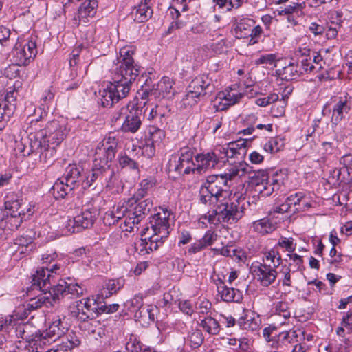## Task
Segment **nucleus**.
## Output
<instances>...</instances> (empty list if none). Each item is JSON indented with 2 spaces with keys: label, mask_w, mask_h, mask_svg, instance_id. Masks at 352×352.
Instances as JSON below:
<instances>
[{
  "label": "nucleus",
  "mask_w": 352,
  "mask_h": 352,
  "mask_svg": "<svg viewBox=\"0 0 352 352\" xmlns=\"http://www.w3.org/2000/svg\"><path fill=\"white\" fill-rule=\"evenodd\" d=\"M67 122L64 118L53 120L43 129L30 133V146L43 164L51 163L56 152V148L68 134Z\"/></svg>",
  "instance_id": "1"
},
{
  "label": "nucleus",
  "mask_w": 352,
  "mask_h": 352,
  "mask_svg": "<svg viewBox=\"0 0 352 352\" xmlns=\"http://www.w3.org/2000/svg\"><path fill=\"white\" fill-rule=\"evenodd\" d=\"M210 205L212 206L214 209L203 215L199 221L203 228L206 227L205 220L214 225L221 223L232 224L236 223L243 216L237 198L231 192H224L222 199Z\"/></svg>",
  "instance_id": "2"
},
{
  "label": "nucleus",
  "mask_w": 352,
  "mask_h": 352,
  "mask_svg": "<svg viewBox=\"0 0 352 352\" xmlns=\"http://www.w3.org/2000/svg\"><path fill=\"white\" fill-rule=\"evenodd\" d=\"M283 184V181L278 174L270 177L267 170H258L250 177L249 186L254 188L255 193L267 197L279 189Z\"/></svg>",
  "instance_id": "3"
},
{
  "label": "nucleus",
  "mask_w": 352,
  "mask_h": 352,
  "mask_svg": "<svg viewBox=\"0 0 352 352\" xmlns=\"http://www.w3.org/2000/svg\"><path fill=\"white\" fill-rule=\"evenodd\" d=\"M227 185L225 177L221 175H212L207 177L206 182L201 186L199 195L200 201L204 204H212L222 199L224 192H230L224 190Z\"/></svg>",
  "instance_id": "4"
},
{
  "label": "nucleus",
  "mask_w": 352,
  "mask_h": 352,
  "mask_svg": "<svg viewBox=\"0 0 352 352\" xmlns=\"http://www.w3.org/2000/svg\"><path fill=\"white\" fill-rule=\"evenodd\" d=\"M98 299L99 297L91 296L76 301L69 307L70 316L80 321L94 318L102 308Z\"/></svg>",
  "instance_id": "5"
},
{
  "label": "nucleus",
  "mask_w": 352,
  "mask_h": 352,
  "mask_svg": "<svg viewBox=\"0 0 352 352\" xmlns=\"http://www.w3.org/2000/svg\"><path fill=\"white\" fill-rule=\"evenodd\" d=\"M135 50L133 46L122 47L115 63L114 73L126 75L129 79H135L140 73V66L135 62L133 56Z\"/></svg>",
  "instance_id": "6"
},
{
  "label": "nucleus",
  "mask_w": 352,
  "mask_h": 352,
  "mask_svg": "<svg viewBox=\"0 0 352 352\" xmlns=\"http://www.w3.org/2000/svg\"><path fill=\"white\" fill-rule=\"evenodd\" d=\"M146 192L144 189H138L131 198L127 200L120 201L110 210L105 212L103 217L104 224L107 226L114 225L126 214L128 215L131 214V208L137 204L139 199L144 198Z\"/></svg>",
  "instance_id": "7"
},
{
  "label": "nucleus",
  "mask_w": 352,
  "mask_h": 352,
  "mask_svg": "<svg viewBox=\"0 0 352 352\" xmlns=\"http://www.w3.org/2000/svg\"><path fill=\"white\" fill-rule=\"evenodd\" d=\"M27 316L28 313L23 306L17 307L14 314L9 316V320L0 321V331H8L14 328L16 336L21 337V340L26 339L27 336L34 337L35 332L32 331L33 328L30 324L18 322Z\"/></svg>",
  "instance_id": "8"
},
{
  "label": "nucleus",
  "mask_w": 352,
  "mask_h": 352,
  "mask_svg": "<svg viewBox=\"0 0 352 352\" xmlns=\"http://www.w3.org/2000/svg\"><path fill=\"white\" fill-rule=\"evenodd\" d=\"M117 146L118 140L113 136L104 138L98 144L94 155L95 168L106 169L109 168V162L115 157Z\"/></svg>",
  "instance_id": "9"
},
{
  "label": "nucleus",
  "mask_w": 352,
  "mask_h": 352,
  "mask_svg": "<svg viewBox=\"0 0 352 352\" xmlns=\"http://www.w3.org/2000/svg\"><path fill=\"white\" fill-rule=\"evenodd\" d=\"M98 215V210L91 205L82 208L80 213L73 219H69L65 224V234H69L79 232L84 229L91 227Z\"/></svg>",
  "instance_id": "10"
},
{
  "label": "nucleus",
  "mask_w": 352,
  "mask_h": 352,
  "mask_svg": "<svg viewBox=\"0 0 352 352\" xmlns=\"http://www.w3.org/2000/svg\"><path fill=\"white\" fill-rule=\"evenodd\" d=\"M36 54V43L33 38L18 41L12 51V59L17 66H26L34 59Z\"/></svg>",
  "instance_id": "11"
},
{
  "label": "nucleus",
  "mask_w": 352,
  "mask_h": 352,
  "mask_svg": "<svg viewBox=\"0 0 352 352\" xmlns=\"http://www.w3.org/2000/svg\"><path fill=\"white\" fill-rule=\"evenodd\" d=\"M194 152L188 146L180 149L177 155H172L168 162L170 170H175L179 174H193L195 160H193Z\"/></svg>",
  "instance_id": "12"
},
{
  "label": "nucleus",
  "mask_w": 352,
  "mask_h": 352,
  "mask_svg": "<svg viewBox=\"0 0 352 352\" xmlns=\"http://www.w3.org/2000/svg\"><path fill=\"white\" fill-rule=\"evenodd\" d=\"M171 213L167 210H162L152 216L150 220V228H145L161 241L169 234L170 217Z\"/></svg>",
  "instance_id": "13"
},
{
  "label": "nucleus",
  "mask_w": 352,
  "mask_h": 352,
  "mask_svg": "<svg viewBox=\"0 0 352 352\" xmlns=\"http://www.w3.org/2000/svg\"><path fill=\"white\" fill-rule=\"evenodd\" d=\"M120 118L124 119L122 129L125 132L135 133L142 124V110L135 104H128L120 110Z\"/></svg>",
  "instance_id": "14"
},
{
  "label": "nucleus",
  "mask_w": 352,
  "mask_h": 352,
  "mask_svg": "<svg viewBox=\"0 0 352 352\" xmlns=\"http://www.w3.org/2000/svg\"><path fill=\"white\" fill-rule=\"evenodd\" d=\"M243 96L236 86L226 88L219 91L213 100V106L217 111H223L238 103Z\"/></svg>",
  "instance_id": "15"
},
{
  "label": "nucleus",
  "mask_w": 352,
  "mask_h": 352,
  "mask_svg": "<svg viewBox=\"0 0 352 352\" xmlns=\"http://www.w3.org/2000/svg\"><path fill=\"white\" fill-rule=\"evenodd\" d=\"M166 136L165 132L155 126H149L144 138V144L142 145V153L151 157L155 153V148L160 146Z\"/></svg>",
  "instance_id": "16"
},
{
  "label": "nucleus",
  "mask_w": 352,
  "mask_h": 352,
  "mask_svg": "<svg viewBox=\"0 0 352 352\" xmlns=\"http://www.w3.org/2000/svg\"><path fill=\"white\" fill-rule=\"evenodd\" d=\"M298 334L297 330L282 331L272 340L271 346L274 351L271 352H291L294 344L298 342Z\"/></svg>",
  "instance_id": "17"
},
{
  "label": "nucleus",
  "mask_w": 352,
  "mask_h": 352,
  "mask_svg": "<svg viewBox=\"0 0 352 352\" xmlns=\"http://www.w3.org/2000/svg\"><path fill=\"white\" fill-rule=\"evenodd\" d=\"M174 81L168 76H164L147 93V95L156 99H170L175 95Z\"/></svg>",
  "instance_id": "18"
},
{
  "label": "nucleus",
  "mask_w": 352,
  "mask_h": 352,
  "mask_svg": "<svg viewBox=\"0 0 352 352\" xmlns=\"http://www.w3.org/2000/svg\"><path fill=\"white\" fill-rule=\"evenodd\" d=\"M65 333V327L62 324L60 318L54 320L51 325L45 331L37 332L39 339L41 340V344L44 346L50 345L54 342Z\"/></svg>",
  "instance_id": "19"
},
{
  "label": "nucleus",
  "mask_w": 352,
  "mask_h": 352,
  "mask_svg": "<svg viewBox=\"0 0 352 352\" xmlns=\"http://www.w3.org/2000/svg\"><path fill=\"white\" fill-rule=\"evenodd\" d=\"M161 243H162V241L160 238L155 237L151 232L146 231V229H144L141 239L135 245V249L139 254L144 256L157 250L159 244Z\"/></svg>",
  "instance_id": "20"
},
{
  "label": "nucleus",
  "mask_w": 352,
  "mask_h": 352,
  "mask_svg": "<svg viewBox=\"0 0 352 352\" xmlns=\"http://www.w3.org/2000/svg\"><path fill=\"white\" fill-rule=\"evenodd\" d=\"M135 80V79H129L124 74L120 75L115 74L114 81L109 82L108 85H109L117 101L127 96L131 89V85Z\"/></svg>",
  "instance_id": "21"
},
{
  "label": "nucleus",
  "mask_w": 352,
  "mask_h": 352,
  "mask_svg": "<svg viewBox=\"0 0 352 352\" xmlns=\"http://www.w3.org/2000/svg\"><path fill=\"white\" fill-rule=\"evenodd\" d=\"M254 274L261 285L265 287L272 284L277 277L276 269L261 263L254 267Z\"/></svg>",
  "instance_id": "22"
},
{
  "label": "nucleus",
  "mask_w": 352,
  "mask_h": 352,
  "mask_svg": "<svg viewBox=\"0 0 352 352\" xmlns=\"http://www.w3.org/2000/svg\"><path fill=\"white\" fill-rule=\"evenodd\" d=\"M59 269L60 265L55 263L51 267H42L37 270L32 276L33 285L36 286L39 289L47 287V284H50V272L56 273V271Z\"/></svg>",
  "instance_id": "23"
},
{
  "label": "nucleus",
  "mask_w": 352,
  "mask_h": 352,
  "mask_svg": "<svg viewBox=\"0 0 352 352\" xmlns=\"http://www.w3.org/2000/svg\"><path fill=\"white\" fill-rule=\"evenodd\" d=\"M44 347L43 344H41V340L36 331L34 337L27 336L26 339L19 340L14 352H39Z\"/></svg>",
  "instance_id": "24"
},
{
  "label": "nucleus",
  "mask_w": 352,
  "mask_h": 352,
  "mask_svg": "<svg viewBox=\"0 0 352 352\" xmlns=\"http://www.w3.org/2000/svg\"><path fill=\"white\" fill-rule=\"evenodd\" d=\"M217 165L210 152L199 154L195 157V164L193 168V174L202 175L209 170L214 168Z\"/></svg>",
  "instance_id": "25"
},
{
  "label": "nucleus",
  "mask_w": 352,
  "mask_h": 352,
  "mask_svg": "<svg viewBox=\"0 0 352 352\" xmlns=\"http://www.w3.org/2000/svg\"><path fill=\"white\" fill-rule=\"evenodd\" d=\"M57 300L54 298V294L52 290L45 292H41L36 297L30 298L27 307L30 310L41 308L43 306L50 307Z\"/></svg>",
  "instance_id": "26"
},
{
  "label": "nucleus",
  "mask_w": 352,
  "mask_h": 352,
  "mask_svg": "<svg viewBox=\"0 0 352 352\" xmlns=\"http://www.w3.org/2000/svg\"><path fill=\"white\" fill-rule=\"evenodd\" d=\"M54 294V298L58 300L61 296L67 294L73 296H80L84 292V289L77 283L67 284L66 282H62L52 288Z\"/></svg>",
  "instance_id": "27"
},
{
  "label": "nucleus",
  "mask_w": 352,
  "mask_h": 352,
  "mask_svg": "<svg viewBox=\"0 0 352 352\" xmlns=\"http://www.w3.org/2000/svg\"><path fill=\"white\" fill-rule=\"evenodd\" d=\"M32 231H27L23 235L17 237L14 242V251L20 254H26L34 248Z\"/></svg>",
  "instance_id": "28"
},
{
  "label": "nucleus",
  "mask_w": 352,
  "mask_h": 352,
  "mask_svg": "<svg viewBox=\"0 0 352 352\" xmlns=\"http://www.w3.org/2000/svg\"><path fill=\"white\" fill-rule=\"evenodd\" d=\"M349 98L347 94L339 97L333 109L332 122L338 124L344 117V114L348 113L350 110L349 104Z\"/></svg>",
  "instance_id": "29"
},
{
  "label": "nucleus",
  "mask_w": 352,
  "mask_h": 352,
  "mask_svg": "<svg viewBox=\"0 0 352 352\" xmlns=\"http://www.w3.org/2000/svg\"><path fill=\"white\" fill-rule=\"evenodd\" d=\"M255 25V21L251 18L241 19L234 28V35L238 38H245L250 34L252 28Z\"/></svg>",
  "instance_id": "30"
},
{
  "label": "nucleus",
  "mask_w": 352,
  "mask_h": 352,
  "mask_svg": "<svg viewBox=\"0 0 352 352\" xmlns=\"http://www.w3.org/2000/svg\"><path fill=\"white\" fill-rule=\"evenodd\" d=\"M98 2L96 0H86L80 6L78 11V21L76 24L78 25L81 19L88 17H94L96 13Z\"/></svg>",
  "instance_id": "31"
},
{
  "label": "nucleus",
  "mask_w": 352,
  "mask_h": 352,
  "mask_svg": "<svg viewBox=\"0 0 352 352\" xmlns=\"http://www.w3.org/2000/svg\"><path fill=\"white\" fill-rule=\"evenodd\" d=\"M82 168L76 164H69L66 168L63 179L65 182H68L69 186H74L77 182L82 180Z\"/></svg>",
  "instance_id": "32"
},
{
  "label": "nucleus",
  "mask_w": 352,
  "mask_h": 352,
  "mask_svg": "<svg viewBox=\"0 0 352 352\" xmlns=\"http://www.w3.org/2000/svg\"><path fill=\"white\" fill-rule=\"evenodd\" d=\"M272 315L276 317H282L285 320L280 322V324H286V320L291 317V311L289 305L285 301H276L272 305Z\"/></svg>",
  "instance_id": "33"
},
{
  "label": "nucleus",
  "mask_w": 352,
  "mask_h": 352,
  "mask_svg": "<svg viewBox=\"0 0 352 352\" xmlns=\"http://www.w3.org/2000/svg\"><path fill=\"white\" fill-rule=\"evenodd\" d=\"M209 85V79L207 76L202 75L195 78L191 81L188 86V90L194 92L199 97H201L205 95V91Z\"/></svg>",
  "instance_id": "34"
},
{
  "label": "nucleus",
  "mask_w": 352,
  "mask_h": 352,
  "mask_svg": "<svg viewBox=\"0 0 352 352\" xmlns=\"http://www.w3.org/2000/svg\"><path fill=\"white\" fill-rule=\"evenodd\" d=\"M281 262L282 258L278 250L276 249V246L264 252L262 264L268 265V266L276 269Z\"/></svg>",
  "instance_id": "35"
},
{
  "label": "nucleus",
  "mask_w": 352,
  "mask_h": 352,
  "mask_svg": "<svg viewBox=\"0 0 352 352\" xmlns=\"http://www.w3.org/2000/svg\"><path fill=\"white\" fill-rule=\"evenodd\" d=\"M248 171V165L245 162H240L230 167L224 174H221L228 180L244 176Z\"/></svg>",
  "instance_id": "36"
},
{
  "label": "nucleus",
  "mask_w": 352,
  "mask_h": 352,
  "mask_svg": "<svg viewBox=\"0 0 352 352\" xmlns=\"http://www.w3.org/2000/svg\"><path fill=\"white\" fill-rule=\"evenodd\" d=\"M142 198L139 199L137 204L133 205L131 208V214L135 215L140 220L142 219V217L146 215L150 211L152 207V201L149 199L142 200Z\"/></svg>",
  "instance_id": "37"
},
{
  "label": "nucleus",
  "mask_w": 352,
  "mask_h": 352,
  "mask_svg": "<svg viewBox=\"0 0 352 352\" xmlns=\"http://www.w3.org/2000/svg\"><path fill=\"white\" fill-rule=\"evenodd\" d=\"M153 11L146 3L135 7L131 12L134 21L142 23L147 21L152 15Z\"/></svg>",
  "instance_id": "38"
},
{
  "label": "nucleus",
  "mask_w": 352,
  "mask_h": 352,
  "mask_svg": "<svg viewBox=\"0 0 352 352\" xmlns=\"http://www.w3.org/2000/svg\"><path fill=\"white\" fill-rule=\"evenodd\" d=\"M47 116V112L44 109V108L38 107L35 109L34 114L30 115L28 119L30 126L27 129V132L30 134L31 132L35 133V131H38L39 129H37V124L46 118Z\"/></svg>",
  "instance_id": "39"
},
{
  "label": "nucleus",
  "mask_w": 352,
  "mask_h": 352,
  "mask_svg": "<svg viewBox=\"0 0 352 352\" xmlns=\"http://www.w3.org/2000/svg\"><path fill=\"white\" fill-rule=\"evenodd\" d=\"M219 294L223 300L226 302L238 301L239 300V290L226 287L223 283L217 285Z\"/></svg>",
  "instance_id": "40"
},
{
  "label": "nucleus",
  "mask_w": 352,
  "mask_h": 352,
  "mask_svg": "<svg viewBox=\"0 0 352 352\" xmlns=\"http://www.w3.org/2000/svg\"><path fill=\"white\" fill-rule=\"evenodd\" d=\"M124 285L123 280H109L106 284L105 286L101 291V295L102 297L108 298L113 294H116L118 291H119Z\"/></svg>",
  "instance_id": "41"
},
{
  "label": "nucleus",
  "mask_w": 352,
  "mask_h": 352,
  "mask_svg": "<svg viewBox=\"0 0 352 352\" xmlns=\"http://www.w3.org/2000/svg\"><path fill=\"white\" fill-rule=\"evenodd\" d=\"M345 329L348 333L352 331V311H348L343 317L340 326L336 329V333L340 337L345 336Z\"/></svg>",
  "instance_id": "42"
},
{
  "label": "nucleus",
  "mask_w": 352,
  "mask_h": 352,
  "mask_svg": "<svg viewBox=\"0 0 352 352\" xmlns=\"http://www.w3.org/2000/svg\"><path fill=\"white\" fill-rule=\"evenodd\" d=\"M246 144L245 140H239L226 144L228 158L234 157L236 155L240 154V151L245 148Z\"/></svg>",
  "instance_id": "43"
},
{
  "label": "nucleus",
  "mask_w": 352,
  "mask_h": 352,
  "mask_svg": "<svg viewBox=\"0 0 352 352\" xmlns=\"http://www.w3.org/2000/svg\"><path fill=\"white\" fill-rule=\"evenodd\" d=\"M74 188V186H69L68 182H65L63 178L56 182L53 186V192L56 198H64L69 191Z\"/></svg>",
  "instance_id": "44"
},
{
  "label": "nucleus",
  "mask_w": 352,
  "mask_h": 352,
  "mask_svg": "<svg viewBox=\"0 0 352 352\" xmlns=\"http://www.w3.org/2000/svg\"><path fill=\"white\" fill-rule=\"evenodd\" d=\"M23 220V217L16 216V214H10L6 210V215L4 221V225L3 229H8L14 230L17 229Z\"/></svg>",
  "instance_id": "45"
},
{
  "label": "nucleus",
  "mask_w": 352,
  "mask_h": 352,
  "mask_svg": "<svg viewBox=\"0 0 352 352\" xmlns=\"http://www.w3.org/2000/svg\"><path fill=\"white\" fill-rule=\"evenodd\" d=\"M201 325L209 334L216 335L219 332V322L212 317H206L201 320Z\"/></svg>",
  "instance_id": "46"
},
{
  "label": "nucleus",
  "mask_w": 352,
  "mask_h": 352,
  "mask_svg": "<svg viewBox=\"0 0 352 352\" xmlns=\"http://www.w3.org/2000/svg\"><path fill=\"white\" fill-rule=\"evenodd\" d=\"M101 103L103 107L111 106L114 102H117V99L113 93L109 85L107 84L106 88L100 91Z\"/></svg>",
  "instance_id": "47"
},
{
  "label": "nucleus",
  "mask_w": 352,
  "mask_h": 352,
  "mask_svg": "<svg viewBox=\"0 0 352 352\" xmlns=\"http://www.w3.org/2000/svg\"><path fill=\"white\" fill-rule=\"evenodd\" d=\"M306 6L305 1L298 0V2L292 3L287 6L285 8L280 10V15H289L290 16L294 13L301 12Z\"/></svg>",
  "instance_id": "48"
},
{
  "label": "nucleus",
  "mask_w": 352,
  "mask_h": 352,
  "mask_svg": "<svg viewBox=\"0 0 352 352\" xmlns=\"http://www.w3.org/2000/svg\"><path fill=\"white\" fill-rule=\"evenodd\" d=\"M253 228L256 232L261 234H265L272 232L274 227L268 219H263L254 222Z\"/></svg>",
  "instance_id": "49"
},
{
  "label": "nucleus",
  "mask_w": 352,
  "mask_h": 352,
  "mask_svg": "<svg viewBox=\"0 0 352 352\" xmlns=\"http://www.w3.org/2000/svg\"><path fill=\"white\" fill-rule=\"evenodd\" d=\"M214 160L217 164L219 162H225L228 159V151L226 145L217 146L212 151L210 152Z\"/></svg>",
  "instance_id": "50"
},
{
  "label": "nucleus",
  "mask_w": 352,
  "mask_h": 352,
  "mask_svg": "<svg viewBox=\"0 0 352 352\" xmlns=\"http://www.w3.org/2000/svg\"><path fill=\"white\" fill-rule=\"evenodd\" d=\"M278 58L276 54H266L261 55L255 60L257 65H265L266 66L276 67Z\"/></svg>",
  "instance_id": "51"
},
{
  "label": "nucleus",
  "mask_w": 352,
  "mask_h": 352,
  "mask_svg": "<svg viewBox=\"0 0 352 352\" xmlns=\"http://www.w3.org/2000/svg\"><path fill=\"white\" fill-rule=\"evenodd\" d=\"M272 107L271 113L273 116L279 118L282 117L285 114V107L287 105V101L285 98H282L281 100L278 99L277 101Z\"/></svg>",
  "instance_id": "52"
},
{
  "label": "nucleus",
  "mask_w": 352,
  "mask_h": 352,
  "mask_svg": "<svg viewBox=\"0 0 352 352\" xmlns=\"http://www.w3.org/2000/svg\"><path fill=\"white\" fill-rule=\"evenodd\" d=\"M36 204L35 202H23L21 203V210L19 211L20 217L23 218L32 216L36 210Z\"/></svg>",
  "instance_id": "53"
},
{
  "label": "nucleus",
  "mask_w": 352,
  "mask_h": 352,
  "mask_svg": "<svg viewBox=\"0 0 352 352\" xmlns=\"http://www.w3.org/2000/svg\"><path fill=\"white\" fill-rule=\"evenodd\" d=\"M198 56L202 60L209 59L215 56L210 43L205 44L197 49Z\"/></svg>",
  "instance_id": "54"
},
{
  "label": "nucleus",
  "mask_w": 352,
  "mask_h": 352,
  "mask_svg": "<svg viewBox=\"0 0 352 352\" xmlns=\"http://www.w3.org/2000/svg\"><path fill=\"white\" fill-rule=\"evenodd\" d=\"M140 221L141 220H140L135 215L129 214L125 219L124 222L121 228L124 232H131L133 231L135 225L138 224Z\"/></svg>",
  "instance_id": "55"
},
{
  "label": "nucleus",
  "mask_w": 352,
  "mask_h": 352,
  "mask_svg": "<svg viewBox=\"0 0 352 352\" xmlns=\"http://www.w3.org/2000/svg\"><path fill=\"white\" fill-rule=\"evenodd\" d=\"M16 98H17V92L15 90L10 91L8 92L5 97V100L7 102L6 104V107L10 112H13L16 107Z\"/></svg>",
  "instance_id": "56"
},
{
  "label": "nucleus",
  "mask_w": 352,
  "mask_h": 352,
  "mask_svg": "<svg viewBox=\"0 0 352 352\" xmlns=\"http://www.w3.org/2000/svg\"><path fill=\"white\" fill-rule=\"evenodd\" d=\"M210 43L215 56L226 52L228 47L227 41L225 38H221L217 42Z\"/></svg>",
  "instance_id": "57"
},
{
  "label": "nucleus",
  "mask_w": 352,
  "mask_h": 352,
  "mask_svg": "<svg viewBox=\"0 0 352 352\" xmlns=\"http://www.w3.org/2000/svg\"><path fill=\"white\" fill-rule=\"evenodd\" d=\"M126 349L130 352H140L142 344L136 336L131 335L126 344Z\"/></svg>",
  "instance_id": "58"
},
{
  "label": "nucleus",
  "mask_w": 352,
  "mask_h": 352,
  "mask_svg": "<svg viewBox=\"0 0 352 352\" xmlns=\"http://www.w3.org/2000/svg\"><path fill=\"white\" fill-rule=\"evenodd\" d=\"M199 98L200 97H199L194 92L188 90L185 96L183 98L182 103L185 107H192L197 103Z\"/></svg>",
  "instance_id": "59"
},
{
  "label": "nucleus",
  "mask_w": 352,
  "mask_h": 352,
  "mask_svg": "<svg viewBox=\"0 0 352 352\" xmlns=\"http://www.w3.org/2000/svg\"><path fill=\"white\" fill-rule=\"evenodd\" d=\"M278 95L276 94H270L269 96L263 98H258L256 99L255 103L259 107H266L278 99Z\"/></svg>",
  "instance_id": "60"
},
{
  "label": "nucleus",
  "mask_w": 352,
  "mask_h": 352,
  "mask_svg": "<svg viewBox=\"0 0 352 352\" xmlns=\"http://www.w3.org/2000/svg\"><path fill=\"white\" fill-rule=\"evenodd\" d=\"M326 30V37L328 39H333L338 35V30L340 28V25L338 23L331 22L327 23Z\"/></svg>",
  "instance_id": "61"
},
{
  "label": "nucleus",
  "mask_w": 352,
  "mask_h": 352,
  "mask_svg": "<svg viewBox=\"0 0 352 352\" xmlns=\"http://www.w3.org/2000/svg\"><path fill=\"white\" fill-rule=\"evenodd\" d=\"M275 246L276 248L278 246L283 248L290 253L294 252L296 248V245L294 243V240L292 238H282Z\"/></svg>",
  "instance_id": "62"
},
{
  "label": "nucleus",
  "mask_w": 352,
  "mask_h": 352,
  "mask_svg": "<svg viewBox=\"0 0 352 352\" xmlns=\"http://www.w3.org/2000/svg\"><path fill=\"white\" fill-rule=\"evenodd\" d=\"M189 342L191 346L193 348H197L203 342L201 333L198 330L192 332V333L189 336Z\"/></svg>",
  "instance_id": "63"
},
{
  "label": "nucleus",
  "mask_w": 352,
  "mask_h": 352,
  "mask_svg": "<svg viewBox=\"0 0 352 352\" xmlns=\"http://www.w3.org/2000/svg\"><path fill=\"white\" fill-rule=\"evenodd\" d=\"M144 296L141 294L135 295L131 299L126 302V305L129 308L140 309L143 305Z\"/></svg>",
  "instance_id": "64"
}]
</instances>
